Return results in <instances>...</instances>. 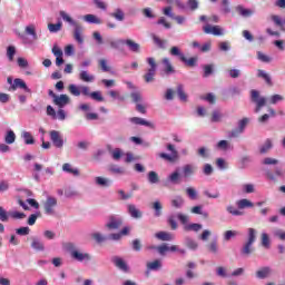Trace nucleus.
I'll list each match as a JSON object with an SVG mask.
<instances>
[{
    "label": "nucleus",
    "instance_id": "1",
    "mask_svg": "<svg viewBox=\"0 0 285 285\" xmlns=\"http://www.w3.org/2000/svg\"><path fill=\"white\" fill-rule=\"evenodd\" d=\"M60 17L62 20H65L67 23H69V26H72L73 39H75V41H77V43L82 46V43H83V36H82L83 27L81 24H79L77 21H75L72 19V17H70V14H68V12H66V11H60Z\"/></svg>",
    "mask_w": 285,
    "mask_h": 285
},
{
    "label": "nucleus",
    "instance_id": "2",
    "mask_svg": "<svg viewBox=\"0 0 285 285\" xmlns=\"http://www.w3.org/2000/svg\"><path fill=\"white\" fill-rule=\"evenodd\" d=\"M65 248L66 250H68L71 259H73L75 262L83 263V262H90V259H92V256H90V254L77 247L75 243H67L65 245Z\"/></svg>",
    "mask_w": 285,
    "mask_h": 285
},
{
    "label": "nucleus",
    "instance_id": "3",
    "mask_svg": "<svg viewBox=\"0 0 285 285\" xmlns=\"http://www.w3.org/2000/svg\"><path fill=\"white\" fill-rule=\"evenodd\" d=\"M247 230L248 238L240 248L242 257H250L252 253H255V247L253 246V244H255L257 239V230H255V228H248Z\"/></svg>",
    "mask_w": 285,
    "mask_h": 285
},
{
    "label": "nucleus",
    "instance_id": "4",
    "mask_svg": "<svg viewBox=\"0 0 285 285\" xmlns=\"http://www.w3.org/2000/svg\"><path fill=\"white\" fill-rule=\"evenodd\" d=\"M167 150H169L170 154L160 153L158 154V157L160 159H164V161H168V164H175L179 160V151L175 148V145L168 144Z\"/></svg>",
    "mask_w": 285,
    "mask_h": 285
},
{
    "label": "nucleus",
    "instance_id": "5",
    "mask_svg": "<svg viewBox=\"0 0 285 285\" xmlns=\"http://www.w3.org/2000/svg\"><path fill=\"white\" fill-rule=\"evenodd\" d=\"M146 62L148 63L149 69L145 73L144 79L146 83H153V81H155V75H157V62L153 57L147 58Z\"/></svg>",
    "mask_w": 285,
    "mask_h": 285
},
{
    "label": "nucleus",
    "instance_id": "6",
    "mask_svg": "<svg viewBox=\"0 0 285 285\" xmlns=\"http://www.w3.org/2000/svg\"><path fill=\"white\" fill-rule=\"evenodd\" d=\"M250 100L256 104L255 112H259L266 106V98L259 96V91L253 89L250 91Z\"/></svg>",
    "mask_w": 285,
    "mask_h": 285
},
{
    "label": "nucleus",
    "instance_id": "7",
    "mask_svg": "<svg viewBox=\"0 0 285 285\" xmlns=\"http://www.w3.org/2000/svg\"><path fill=\"white\" fill-rule=\"evenodd\" d=\"M45 213L49 216L56 214L55 209L57 208V197L47 196L46 202L43 203Z\"/></svg>",
    "mask_w": 285,
    "mask_h": 285
},
{
    "label": "nucleus",
    "instance_id": "8",
    "mask_svg": "<svg viewBox=\"0 0 285 285\" xmlns=\"http://www.w3.org/2000/svg\"><path fill=\"white\" fill-rule=\"evenodd\" d=\"M203 31L205 35H214V37H224L225 35L224 28L219 26H210L209 23L203 27Z\"/></svg>",
    "mask_w": 285,
    "mask_h": 285
},
{
    "label": "nucleus",
    "instance_id": "9",
    "mask_svg": "<svg viewBox=\"0 0 285 285\" xmlns=\"http://www.w3.org/2000/svg\"><path fill=\"white\" fill-rule=\"evenodd\" d=\"M68 90L73 97H86L88 95V86L69 85Z\"/></svg>",
    "mask_w": 285,
    "mask_h": 285
},
{
    "label": "nucleus",
    "instance_id": "10",
    "mask_svg": "<svg viewBox=\"0 0 285 285\" xmlns=\"http://www.w3.org/2000/svg\"><path fill=\"white\" fill-rule=\"evenodd\" d=\"M121 224H124V219L121 217L110 216L106 224V228H108V230H119V228H121Z\"/></svg>",
    "mask_w": 285,
    "mask_h": 285
},
{
    "label": "nucleus",
    "instance_id": "11",
    "mask_svg": "<svg viewBox=\"0 0 285 285\" xmlns=\"http://www.w3.org/2000/svg\"><path fill=\"white\" fill-rule=\"evenodd\" d=\"M52 104L57 106L59 109L66 108L68 104H70V97L66 94L58 95L55 100H52Z\"/></svg>",
    "mask_w": 285,
    "mask_h": 285
},
{
    "label": "nucleus",
    "instance_id": "12",
    "mask_svg": "<svg viewBox=\"0 0 285 285\" xmlns=\"http://www.w3.org/2000/svg\"><path fill=\"white\" fill-rule=\"evenodd\" d=\"M30 247L32 250H36V253H43V250H46V244L37 236L31 237Z\"/></svg>",
    "mask_w": 285,
    "mask_h": 285
},
{
    "label": "nucleus",
    "instance_id": "13",
    "mask_svg": "<svg viewBox=\"0 0 285 285\" xmlns=\"http://www.w3.org/2000/svg\"><path fill=\"white\" fill-rule=\"evenodd\" d=\"M50 140L52 141L56 148H63V137L57 130L50 131Z\"/></svg>",
    "mask_w": 285,
    "mask_h": 285
},
{
    "label": "nucleus",
    "instance_id": "14",
    "mask_svg": "<svg viewBox=\"0 0 285 285\" xmlns=\"http://www.w3.org/2000/svg\"><path fill=\"white\" fill-rule=\"evenodd\" d=\"M111 262L112 264H115L116 268L122 271V273H128V271H130V267H128V263H126V261H124V258L119 256L112 257Z\"/></svg>",
    "mask_w": 285,
    "mask_h": 285
},
{
    "label": "nucleus",
    "instance_id": "15",
    "mask_svg": "<svg viewBox=\"0 0 285 285\" xmlns=\"http://www.w3.org/2000/svg\"><path fill=\"white\" fill-rule=\"evenodd\" d=\"M127 212L129 213L130 217H132V219H141V217H144V213H141V209L137 208V205H127Z\"/></svg>",
    "mask_w": 285,
    "mask_h": 285
},
{
    "label": "nucleus",
    "instance_id": "16",
    "mask_svg": "<svg viewBox=\"0 0 285 285\" xmlns=\"http://www.w3.org/2000/svg\"><path fill=\"white\" fill-rule=\"evenodd\" d=\"M197 173V166L194 164H186L183 166V177L188 179V177H193Z\"/></svg>",
    "mask_w": 285,
    "mask_h": 285
},
{
    "label": "nucleus",
    "instance_id": "17",
    "mask_svg": "<svg viewBox=\"0 0 285 285\" xmlns=\"http://www.w3.org/2000/svg\"><path fill=\"white\" fill-rule=\"evenodd\" d=\"M12 90H17V88H20V90H23L24 92H32L31 89L28 88V85L23 79L16 78L13 80V83L11 85Z\"/></svg>",
    "mask_w": 285,
    "mask_h": 285
},
{
    "label": "nucleus",
    "instance_id": "18",
    "mask_svg": "<svg viewBox=\"0 0 285 285\" xmlns=\"http://www.w3.org/2000/svg\"><path fill=\"white\" fill-rule=\"evenodd\" d=\"M167 184H171L173 186H177L181 184V174L178 170L173 171L167 176Z\"/></svg>",
    "mask_w": 285,
    "mask_h": 285
},
{
    "label": "nucleus",
    "instance_id": "19",
    "mask_svg": "<svg viewBox=\"0 0 285 285\" xmlns=\"http://www.w3.org/2000/svg\"><path fill=\"white\" fill-rule=\"evenodd\" d=\"M161 63L164 66V73L169 77V75H175V67H173V63L170 62V59L164 58L161 60Z\"/></svg>",
    "mask_w": 285,
    "mask_h": 285
},
{
    "label": "nucleus",
    "instance_id": "20",
    "mask_svg": "<svg viewBox=\"0 0 285 285\" xmlns=\"http://www.w3.org/2000/svg\"><path fill=\"white\" fill-rule=\"evenodd\" d=\"M269 275H273V268L269 266L262 267L256 272L257 279H266Z\"/></svg>",
    "mask_w": 285,
    "mask_h": 285
},
{
    "label": "nucleus",
    "instance_id": "21",
    "mask_svg": "<svg viewBox=\"0 0 285 285\" xmlns=\"http://www.w3.org/2000/svg\"><path fill=\"white\" fill-rule=\"evenodd\" d=\"M203 195L207 197V199H219L222 197V193L217 188L205 189Z\"/></svg>",
    "mask_w": 285,
    "mask_h": 285
},
{
    "label": "nucleus",
    "instance_id": "22",
    "mask_svg": "<svg viewBox=\"0 0 285 285\" xmlns=\"http://www.w3.org/2000/svg\"><path fill=\"white\" fill-rule=\"evenodd\" d=\"M124 43L128 47L130 52H136L137 55L141 52V46H139V43L132 41L131 39H126Z\"/></svg>",
    "mask_w": 285,
    "mask_h": 285
},
{
    "label": "nucleus",
    "instance_id": "23",
    "mask_svg": "<svg viewBox=\"0 0 285 285\" xmlns=\"http://www.w3.org/2000/svg\"><path fill=\"white\" fill-rule=\"evenodd\" d=\"M96 185L100 186L101 188H110L112 186V180L106 177L98 176L95 178Z\"/></svg>",
    "mask_w": 285,
    "mask_h": 285
},
{
    "label": "nucleus",
    "instance_id": "24",
    "mask_svg": "<svg viewBox=\"0 0 285 285\" xmlns=\"http://www.w3.org/2000/svg\"><path fill=\"white\" fill-rule=\"evenodd\" d=\"M173 208L181 209L186 204V200L181 197V195H176L170 202Z\"/></svg>",
    "mask_w": 285,
    "mask_h": 285
},
{
    "label": "nucleus",
    "instance_id": "25",
    "mask_svg": "<svg viewBox=\"0 0 285 285\" xmlns=\"http://www.w3.org/2000/svg\"><path fill=\"white\" fill-rule=\"evenodd\" d=\"M129 121L136 126H146L147 128H153V122L140 117H132L129 119Z\"/></svg>",
    "mask_w": 285,
    "mask_h": 285
},
{
    "label": "nucleus",
    "instance_id": "26",
    "mask_svg": "<svg viewBox=\"0 0 285 285\" xmlns=\"http://www.w3.org/2000/svg\"><path fill=\"white\" fill-rule=\"evenodd\" d=\"M156 239H160V242H173L175 236L167 232H158L155 234Z\"/></svg>",
    "mask_w": 285,
    "mask_h": 285
},
{
    "label": "nucleus",
    "instance_id": "27",
    "mask_svg": "<svg viewBox=\"0 0 285 285\" xmlns=\"http://www.w3.org/2000/svg\"><path fill=\"white\" fill-rule=\"evenodd\" d=\"M236 206L238 210H244V208H253L255 204H253V202H250L249 199L243 198L236 202Z\"/></svg>",
    "mask_w": 285,
    "mask_h": 285
},
{
    "label": "nucleus",
    "instance_id": "28",
    "mask_svg": "<svg viewBox=\"0 0 285 285\" xmlns=\"http://www.w3.org/2000/svg\"><path fill=\"white\" fill-rule=\"evenodd\" d=\"M26 35H29L33 41H37L39 39V36H37V26L35 24H29L24 28Z\"/></svg>",
    "mask_w": 285,
    "mask_h": 285
},
{
    "label": "nucleus",
    "instance_id": "29",
    "mask_svg": "<svg viewBox=\"0 0 285 285\" xmlns=\"http://www.w3.org/2000/svg\"><path fill=\"white\" fill-rule=\"evenodd\" d=\"M79 80L85 81V83H92V81H95V76L86 70H82L79 73Z\"/></svg>",
    "mask_w": 285,
    "mask_h": 285
},
{
    "label": "nucleus",
    "instance_id": "30",
    "mask_svg": "<svg viewBox=\"0 0 285 285\" xmlns=\"http://www.w3.org/2000/svg\"><path fill=\"white\" fill-rule=\"evenodd\" d=\"M109 17H112L116 21H124V19H126V13L121 8H116L114 12L109 13Z\"/></svg>",
    "mask_w": 285,
    "mask_h": 285
},
{
    "label": "nucleus",
    "instance_id": "31",
    "mask_svg": "<svg viewBox=\"0 0 285 285\" xmlns=\"http://www.w3.org/2000/svg\"><path fill=\"white\" fill-rule=\"evenodd\" d=\"M63 173H68L69 175H73V177H79V169L72 168V165L66 163L62 165Z\"/></svg>",
    "mask_w": 285,
    "mask_h": 285
},
{
    "label": "nucleus",
    "instance_id": "32",
    "mask_svg": "<svg viewBox=\"0 0 285 285\" xmlns=\"http://www.w3.org/2000/svg\"><path fill=\"white\" fill-rule=\"evenodd\" d=\"M83 21L87 23H95L96 26H101L102 21L95 14H86L83 16Z\"/></svg>",
    "mask_w": 285,
    "mask_h": 285
},
{
    "label": "nucleus",
    "instance_id": "33",
    "mask_svg": "<svg viewBox=\"0 0 285 285\" xmlns=\"http://www.w3.org/2000/svg\"><path fill=\"white\" fill-rule=\"evenodd\" d=\"M257 77L259 79H264V81L268 85V86H273V80L271 78V75H268L265 70L258 69L257 70Z\"/></svg>",
    "mask_w": 285,
    "mask_h": 285
},
{
    "label": "nucleus",
    "instance_id": "34",
    "mask_svg": "<svg viewBox=\"0 0 285 285\" xmlns=\"http://www.w3.org/2000/svg\"><path fill=\"white\" fill-rule=\"evenodd\" d=\"M86 97H90L94 101H104V96L101 95V91H94L90 92V88L88 87V94H86Z\"/></svg>",
    "mask_w": 285,
    "mask_h": 285
},
{
    "label": "nucleus",
    "instance_id": "35",
    "mask_svg": "<svg viewBox=\"0 0 285 285\" xmlns=\"http://www.w3.org/2000/svg\"><path fill=\"white\" fill-rule=\"evenodd\" d=\"M226 210L233 217H242V215H244V212L235 208V206H233V205H227L226 206Z\"/></svg>",
    "mask_w": 285,
    "mask_h": 285
},
{
    "label": "nucleus",
    "instance_id": "36",
    "mask_svg": "<svg viewBox=\"0 0 285 285\" xmlns=\"http://www.w3.org/2000/svg\"><path fill=\"white\" fill-rule=\"evenodd\" d=\"M220 12L223 14H230V12H232L230 1L222 0V2H220Z\"/></svg>",
    "mask_w": 285,
    "mask_h": 285
},
{
    "label": "nucleus",
    "instance_id": "37",
    "mask_svg": "<svg viewBox=\"0 0 285 285\" xmlns=\"http://www.w3.org/2000/svg\"><path fill=\"white\" fill-rule=\"evenodd\" d=\"M4 141L8 145H12V144H14V141H17V135L14 134L13 130L10 129L7 131V134L4 136Z\"/></svg>",
    "mask_w": 285,
    "mask_h": 285
},
{
    "label": "nucleus",
    "instance_id": "38",
    "mask_svg": "<svg viewBox=\"0 0 285 285\" xmlns=\"http://www.w3.org/2000/svg\"><path fill=\"white\" fill-rule=\"evenodd\" d=\"M236 12L240 14V17H252L253 10L244 8V6L239 4L236 7Z\"/></svg>",
    "mask_w": 285,
    "mask_h": 285
},
{
    "label": "nucleus",
    "instance_id": "39",
    "mask_svg": "<svg viewBox=\"0 0 285 285\" xmlns=\"http://www.w3.org/2000/svg\"><path fill=\"white\" fill-rule=\"evenodd\" d=\"M21 137L27 146H32V144H35V138L30 131H22Z\"/></svg>",
    "mask_w": 285,
    "mask_h": 285
},
{
    "label": "nucleus",
    "instance_id": "40",
    "mask_svg": "<svg viewBox=\"0 0 285 285\" xmlns=\"http://www.w3.org/2000/svg\"><path fill=\"white\" fill-rule=\"evenodd\" d=\"M91 237L95 239V242H97V244H104V242H108V236H105L99 232L91 234Z\"/></svg>",
    "mask_w": 285,
    "mask_h": 285
},
{
    "label": "nucleus",
    "instance_id": "41",
    "mask_svg": "<svg viewBox=\"0 0 285 285\" xmlns=\"http://www.w3.org/2000/svg\"><path fill=\"white\" fill-rule=\"evenodd\" d=\"M203 226L198 223H191L184 226V230H193L194 233H199L202 230Z\"/></svg>",
    "mask_w": 285,
    "mask_h": 285
},
{
    "label": "nucleus",
    "instance_id": "42",
    "mask_svg": "<svg viewBox=\"0 0 285 285\" xmlns=\"http://www.w3.org/2000/svg\"><path fill=\"white\" fill-rule=\"evenodd\" d=\"M110 155L114 161H119V159L124 157V150H121V148H115L114 150L110 151Z\"/></svg>",
    "mask_w": 285,
    "mask_h": 285
},
{
    "label": "nucleus",
    "instance_id": "43",
    "mask_svg": "<svg viewBox=\"0 0 285 285\" xmlns=\"http://www.w3.org/2000/svg\"><path fill=\"white\" fill-rule=\"evenodd\" d=\"M177 95L180 101H188V95H186V91H184V85L177 86Z\"/></svg>",
    "mask_w": 285,
    "mask_h": 285
},
{
    "label": "nucleus",
    "instance_id": "44",
    "mask_svg": "<svg viewBox=\"0 0 285 285\" xmlns=\"http://www.w3.org/2000/svg\"><path fill=\"white\" fill-rule=\"evenodd\" d=\"M63 23L61 21H59L58 23H49L48 24V30L51 33H57L59 31H61Z\"/></svg>",
    "mask_w": 285,
    "mask_h": 285
},
{
    "label": "nucleus",
    "instance_id": "45",
    "mask_svg": "<svg viewBox=\"0 0 285 285\" xmlns=\"http://www.w3.org/2000/svg\"><path fill=\"white\" fill-rule=\"evenodd\" d=\"M257 59H258V61H262L263 63H271V61H273V58H271V56H268L262 51H257Z\"/></svg>",
    "mask_w": 285,
    "mask_h": 285
},
{
    "label": "nucleus",
    "instance_id": "46",
    "mask_svg": "<svg viewBox=\"0 0 285 285\" xmlns=\"http://www.w3.org/2000/svg\"><path fill=\"white\" fill-rule=\"evenodd\" d=\"M159 268H161V261L159 259L147 263V271H159Z\"/></svg>",
    "mask_w": 285,
    "mask_h": 285
},
{
    "label": "nucleus",
    "instance_id": "47",
    "mask_svg": "<svg viewBox=\"0 0 285 285\" xmlns=\"http://www.w3.org/2000/svg\"><path fill=\"white\" fill-rule=\"evenodd\" d=\"M284 96L276 94L269 97L268 102L272 104L273 106L284 101Z\"/></svg>",
    "mask_w": 285,
    "mask_h": 285
},
{
    "label": "nucleus",
    "instance_id": "48",
    "mask_svg": "<svg viewBox=\"0 0 285 285\" xmlns=\"http://www.w3.org/2000/svg\"><path fill=\"white\" fill-rule=\"evenodd\" d=\"M153 41L154 43L157 45L158 48H161L163 50L166 49V46L168 43V41L166 40H161L159 37H157L156 35L153 36Z\"/></svg>",
    "mask_w": 285,
    "mask_h": 285
},
{
    "label": "nucleus",
    "instance_id": "49",
    "mask_svg": "<svg viewBox=\"0 0 285 285\" xmlns=\"http://www.w3.org/2000/svg\"><path fill=\"white\" fill-rule=\"evenodd\" d=\"M149 184H159V175L156 171H149L147 175Z\"/></svg>",
    "mask_w": 285,
    "mask_h": 285
},
{
    "label": "nucleus",
    "instance_id": "50",
    "mask_svg": "<svg viewBox=\"0 0 285 285\" xmlns=\"http://www.w3.org/2000/svg\"><path fill=\"white\" fill-rule=\"evenodd\" d=\"M216 148H218V150H230V142L228 140H219Z\"/></svg>",
    "mask_w": 285,
    "mask_h": 285
},
{
    "label": "nucleus",
    "instance_id": "51",
    "mask_svg": "<svg viewBox=\"0 0 285 285\" xmlns=\"http://www.w3.org/2000/svg\"><path fill=\"white\" fill-rule=\"evenodd\" d=\"M17 55V48L14 46H9L7 48V58L9 61H14V56Z\"/></svg>",
    "mask_w": 285,
    "mask_h": 285
},
{
    "label": "nucleus",
    "instance_id": "52",
    "mask_svg": "<svg viewBox=\"0 0 285 285\" xmlns=\"http://www.w3.org/2000/svg\"><path fill=\"white\" fill-rule=\"evenodd\" d=\"M185 245L187 246V248H189L190 250H197L198 248V244L197 242H195L193 238H186L185 239Z\"/></svg>",
    "mask_w": 285,
    "mask_h": 285
},
{
    "label": "nucleus",
    "instance_id": "53",
    "mask_svg": "<svg viewBox=\"0 0 285 285\" xmlns=\"http://www.w3.org/2000/svg\"><path fill=\"white\" fill-rule=\"evenodd\" d=\"M153 208L155 210V217H161V203L159 200L154 202Z\"/></svg>",
    "mask_w": 285,
    "mask_h": 285
},
{
    "label": "nucleus",
    "instance_id": "54",
    "mask_svg": "<svg viewBox=\"0 0 285 285\" xmlns=\"http://www.w3.org/2000/svg\"><path fill=\"white\" fill-rule=\"evenodd\" d=\"M92 39L96 41L97 46H104V37L101 36V32L94 31Z\"/></svg>",
    "mask_w": 285,
    "mask_h": 285
},
{
    "label": "nucleus",
    "instance_id": "55",
    "mask_svg": "<svg viewBox=\"0 0 285 285\" xmlns=\"http://www.w3.org/2000/svg\"><path fill=\"white\" fill-rule=\"evenodd\" d=\"M177 219L180 220V224L188 226V223L190 222V217L186 214L177 213L176 214Z\"/></svg>",
    "mask_w": 285,
    "mask_h": 285
},
{
    "label": "nucleus",
    "instance_id": "56",
    "mask_svg": "<svg viewBox=\"0 0 285 285\" xmlns=\"http://www.w3.org/2000/svg\"><path fill=\"white\" fill-rule=\"evenodd\" d=\"M237 235H239V232L237 230H226L224 233V239L225 242H230V239H233V237H237Z\"/></svg>",
    "mask_w": 285,
    "mask_h": 285
},
{
    "label": "nucleus",
    "instance_id": "57",
    "mask_svg": "<svg viewBox=\"0 0 285 285\" xmlns=\"http://www.w3.org/2000/svg\"><path fill=\"white\" fill-rule=\"evenodd\" d=\"M130 97L134 101V104H139L141 102V92L139 90H134L131 94H130Z\"/></svg>",
    "mask_w": 285,
    "mask_h": 285
},
{
    "label": "nucleus",
    "instance_id": "58",
    "mask_svg": "<svg viewBox=\"0 0 285 285\" xmlns=\"http://www.w3.org/2000/svg\"><path fill=\"white\" fill-rule=\"evenodd\" d=\"M248 124H250V118H243L238 121V129L240 131H245L246 130V126H248Z\"/></svg>",
    "mask_w": 285,
    "mask_h": 285
},
{
    "label": "nucleus",
    "instance_id": "59",
    "mask_svg": "<svg viewBox=\"0 0 285 285\" xmlns=\"http://www.w3.org/2000/svg\"><path fill=\"white\" fill-rule=\"evenodd\" d=\"M109 97H111V99H117L118 101H125L126 98L121 95H119V91L116 90H109L108 91Z\"/></svg>",
    "mask_w": 285,
    "mask_h": 285
},
{
    "label": "nucleus",
    "instance_id": "60",
    "mask_svg": "<svg viewBox=\"0 0 285 285\" xmlns=\"http://www.w3.org/2000/svg\"><path fill=\"white\" fill-rule=\"evenodd\" d=\"M171 57H179V59H184V52L179 49V47H171L170 49Z\"/></svg>",
    "mask_w": 285,
    "mask_h": 285
},
{
    "label": "nucleus",
    "instance_id": "61",
    "mask_svg": "<svg viewBox=\"0 0 285 285\" xmlns=\"http://www.w3.org/2000/svg\"><path fill=\"white\" fill-rule=\"evenodd\" d=\"M273 236L277 239H281V242H285V232L283 229L276 228L273 230Z\"/></svg>",
    "mask_w": 285,
    "mask_h": 285
},
{
    "label": "nucleus",
    "instance_id": "62",
    "mask_svg": "<svg viewBox=\"0 0 285 285\" xmlns=\"http://www.w3.org/2000/svg\"><path fill=\"white\" fill-rule=\"evenodd\" d=\"M186 195L189 197V199H197V189L194 187H187L186 188Z\"/></svg>",
    "mask_w": 285,
    "mask_h": 285
},
{
    "label": "nucleus",
    "instance_id": "63",
    "mask_svg": "<svg viewBox=\"0 0 285 285\" xmlns=\"http://www.w3.org/2000/svg\"><path fill=\"white\" fill-rule=\"evenodd\" d=\"M16 234L20 235V237H26V235H30V227H19L16 229Z\"/></svg>",
    "mask_w": 285,
    "mask_h": 285
},
{
    "label": "nucleus",
    "instance_id": "64",
    "mask_svg": "<svg viewBox=\"0 0 285 285\" xmlns=\"http://www.w3.org/2000/svg\"><path fill=\"white\" fill-rule=\"evenodd\" d=\"M109 171L112 173V175H124V173H125L124 168H121L117 165H111L109 167Z\"/></svg>",
    "mask_w": 285,
    "mask_h": 285
}]
</instances>
